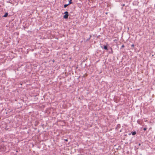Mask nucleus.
Wrapping results in <instances>:
<instances>
[{
	"label": "nucleus",
	"mask_w": 155,
	"mask_h": 155,
	"mask_svg": "<svg viewBox=\"0 0 155 155\" xmlns=\"http://www.w3.org/2000/svg\"><path fill=\"white\" fill-rule=\"evenodd\" d=\"M91 37H92V35H90V37H89V38H91Z\"/></svg>",
	"instance_id": "14"
},
{
	"label": "nucleus",
	"mask_w": 155,
	"mask_h": 155,
	"mask_svg": "<svg viewBox=\"0 0 155 155\" xmlns=\"http://www.w3.org/2000/svg\"><path fill=\"white\" fill-rule=\"evenodd\" d=\"M131 134H132V135H135L136 134V132L135 131H133V132H131Z\"/></svg>",
	"instance_id": "6"
},
{
	"label": "nucleus",
	"mask_w": 155,
	"mask_h": 155,
	"mask_svg": "<svg viewBox=\"0 0 155 155\" xmlns=\"http://www.w3.org/2000/svg\"><path fill=\"white\" fill-rule=\"evenodd\" d=\"M64 14L65 15L63 16V18L65 19H68L69 16L68 12L67 11L65 12Z\"/></svg>",
	"instance_id": "1"
},
{
	"label": "nucleus",
	"mask_w": 155,
	"mask_h": 155,
	"mask_svg": "<svg viewBox=\"0 0 155 155\" xmlns=\"http://www.w3.org/2000/svg\"><path fill=\"white\" fill-rule=\"evenodd\" d=\"M104 49L105 50H107L108 48H107V45H104Z\"/></svg>",
	"instance_id": "3"
},
{
	"label": "nucleus",
	"mask_w": 155,
	"mask_h": 155,
	"mask_svg": "<svg viewBox=\"0 0 155 155\" xmlns=\"http://www.w3.org/2000/svg\"><path fill=\"white\" fill-rule=\"evenodd\" d=\"M69 5H68V4H64V8H66Z\"/></svg>",
	"instance_id": "5"
},
{
	"label": "nucleus",
	"mask_w": 155,
	"mask_h": 155,
	"mask_svg": "<svg viewBox=\"0 0 155 155\" xmlns=\"http://www.w3.org/2000/svg\"><path fill=\"white\" fill-rule=\"evenodd\" d=\"M131 46L132 47H134V45L133 44L131 45Z\"/></svg>",
	"instance_id": "11"
},
{
	"label": "nucleus",
	"mask_w": 155,
	"mask_h": 155,
	"mask_svg": "<svg viewBox=\"0 0 155 155\" xmlns=\"http://www.w3.org/2000/svg\"><path fill=\"white\" fill-rule=\"evenodd\" d=\"M138 145H139V146L140 145V143H139V144Z\"/></svg>",
	"instance_id": "16"
},
{
	"label": "nucleus",
	"mask_w": 155,
	"mask_h": 155,
	"mask_svg": "<svg viewBox=\"0 0 155 155\" xmlns=\"http://www.w3.org/2000/svg\"><path fill=\"white\" fill-rule=\"evenodd\" d=\"M130 134H129V135H130Z\"/></svg>",
	"instance_id": "17"
},
{
	"label": "nucleus",
	"mask_w": 155,
	"mask_h": 155,
	"mask_svg": "<svg viewBox=\"0 0 155 155\" xmlns=\"http://www.w3.org/2000/svg\"><path fill=\"white\" fill-rule=\"evenodd\" d=\"M65 141H66L67 142L68 141V140L67 139H65Z\"/></svg>",
	"instance_id": "13"
},
{
	"label": "nucleus",
	"mask_w": 155,
	"mask_h": 155,
	"mask_svg": "<svg viewBox=\"0 0 155 155\" xmlns=\"http://www.w3.org/2000/svg\"><path fill=\"white\" fill-rule=\"evenodd\" d=\"M90 38H87V40H86V41H89V40H90Z\"/></svg>",
	"instance_id": "9"
},
{
	"label": "nucleus",
	"mask_w": 155,
	"mask_h": 155,
	"mask_svg": "<svg viewBox=\"0 0 155 155\" xmlns=\"http://www.w3.org/2000/svg\"><path fill=\"white\" fill-rule=\"evenodd\" d=\"M8 14L7 12L5 13V15L3 16V17L5 18L7 17L8 16Z\"/></svg>",
	"instance_id": "2"
},
{
	"label": "nucleus",
	"mask_w": 155,
	"mask_h": 155,
	"mask_svg": "<svg viewBox=\"0 0 155 155\" xmlns=\"http://www.w3.org/2000/svg\"><path fill=\"white\" fill-rule=\"evenodd\" d=\"M124 45H122V46L121 47L120 49H122V48H124Z\"/></svg>",
	"instance_id": "7"
},
{
	"label": "nucleus",
	"mask_w": 155,
	"mask_h": 155,
	"mask_svg": "<svg viewBox=\"0 0 155 155\" xmlns=\"http://www.w3.org/2000/svg\"><path fill=\"white\" fill-rule=\"evenodd\" d=\"M69 2L68 5H70L72 3V0H68Z\"/></svg>",
	"instance_id": "4"
},
{
	"label": "nucleus",
	"mask_w": 155,
	"mask_h": 155,
	"mask_svg": "<svg viewBox=\"0 0 155 155\" xmlns=\"http://www.w3.org/2000/svg\"><path fill=\"white\" fill-rule=\"evenodd\" d=\"M147 128L145 127V128H143V130L144 131H146L147 130Z\"/></svg>",
	"instance_id": "8"
},
{
	"label": "nucleus",
	"mask_w": 155,
	"mask_h": 155,
	"mask_svg": "<svg viewBox=\"0 0 155 155\" xmlns=\"http://www.w3.org/2000/svg\"><path fill=\"white\" fill-rule=\"evenodd\" d=\"M121 5L123 6V7H124V6H125V4H123Z\"/></svg>",
	"instance_id": "10"
},
{
	"label": "nucleus",
	"mask_w": 155,
	"mask_h": 155,
	"mask_svg": "<svg viewBox=\"0 0 155 155\" xmlns=\"http://www.w3.org/2000/svg\"><path fill=\"white\" fill-rule=\"evenodd\" d=\"M63 3H65V1H63Z\"/></svg>",
	"instance_id": "15"
},
{
	"label": "nucleus",
	"mask_w": 155,
	"mask_h": 155,
	"mask_svg": "<svg viewBox=\"0 0 155 155\" xmlns=\"http://www.w3.org/2000/svg\"><path fill=\"white\" fill-rule=\"evenodd\" d=\"M55 60L54 59L52 60V61L54 63V62Z\"/></svg>",
	"instance_id": "12"
}]
</instances>
